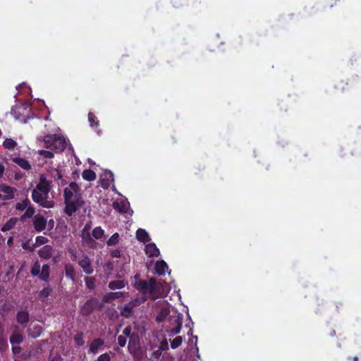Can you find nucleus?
Masks as SVG:
<instances>
[{
	"mask_svg": "<svg viewBox=\"0 0 361 361\" xmlns=\"http://www.w3.org/2000/svg\"><path fill=\"white\" fill-rule=\"evenodd\" d=\"M136 288L140 290L143 294L147 293L150 295L152 300L160 297L159 290L157 287V281L154 278H150L148 281L141 280L136 283Z\"/></svg>",
	"mask_w": 361,
	"mask_h": 361,
	"instance_id": "f257e3e1",
	"label": "nucleus"
},
{
	"mask_svg": "<svg viewBox=\"0 0 361 361\" xmlns=\"http://www.w3.org/2000/svg\"><path fill=\"white\" fill-rule=\"evenodd\" d=\"M44 147L56 152H63L66 147V139L57 135H48L44 138Z\"/></svg>",
	"mask_w": 361,
	"mask_h": 361,
	"instance_id": "f03ea898",
	"label": "nucleus"
},
{
	"mask_svg": "<svg viewBox=\"0 0 361 361\" xmlns=\"http://www.w3.org/2000/svg\"><path fill=\"white\" fill-rule=\"evenodd\" d=\"M65 203V213L71 216L78 209L82 207L84 201L80 196L75 195L74 200L64 202Z\"/></svg>",
	"mask_w": 361,
	"mask_h": 361,
	"instance_id": "7ed1b4c3",
	"label": "nucleus"
},
{
	"mask_svg": "<svg viewBox=\"0 0 361 361\" xmlns=\"http://www.w3.org/2000/svg\"><path fill=\"white\" fill-rule=\"evenodd\" d=\"M169 321L171 326H174V327L171 328L169 330V333L171 336H173L180 333L182 328L183 319L182 315H173L170 316Z\"/></svg>",
	"mask_w": 361,
	"mask_h": 361,
	"instance_id": "20e7f679",
	"label": "nucleus"
},
{
	"mask_svg": "<svg viewBox=\"0 0 361 361\" xmlns=\"http://www.w3.org/2000/svg\"><path fill=\"white\" fill-rule=\"evenodd\" d=\"M51 189V183L46 178V176L44 174L40 175L39 181L37 184L36 188L34 190H37L43 195H49V192Z\"/></svg>",
	"mask_w": 361,
	"mask_h": 361,
	"instance_id": "39448f33",
	"label": "nucleus"
},
{
	"mask_svg": "<svg viewBox=\"0 0 361 361\" xmlns=\"http://www.w3.org/2000/svg\"><path fill=\"white\" fill-rule=\"evenodd\" d=\"M33 226L35 230L39 233L46 228L47 221L44 216L38 214L33 217Z\"/></svg>",
	"mask_w": 361,
	"mask_h": 361,
	"instance_id": "423d86ee",
	"label": "nucleus"
},
{
	"mask_svg": "<svg viewBox=\"0 0 361 361\" xmlns=\"http://www.w3.org/2000/svg\"><path fill=\"white\" fill-rule=\"evenodd\" d=\"M78 265L82 268V271L87 275L93 273L94 269L90 259L87 255H83L78 261Z\"/></svg>",
	"mask_w": 361,
	"mask_h": 361,
	"instance_id": "0eeeda50",
	"label": "nucleus"
},
{
	"mask_svg": "<svg viewBox=\"0 0 361 361\" xmlns=\"http://www.w3.org/2000/svg\"><path fill=\"white\" fill-rule=\"evenodd\" d=\"M23 340L24 336L20 332L19 327L16 326L13 334L10 336V343L13 345L21 343Z\"/></svg>",
	"mask_w": 361,
	"mask_h": 361,
	"instance_id": "6e6552de",
	"label": "nucleus"
},
{
	"mask_svg": "<svg viewBox=\"0 0 361 361\" xmlns=\"http://www.w3.org/2000/svg\"><path fill=\"white\" fill-rule=\"evenodd\" d=\"M16 191L17 190L16 188L11 187L4 183L0 185V192L4 193L7 200L13 199Z\"/></svg>",
	"mask_w": 361,
	"mask_h": 361,
	"instance_id": "1a4fd4ad",
	"label": "nucleus"
},
{
	"mask_svg": "<svg viewBox=\"0 0 361 361\" xmlns=\"http://www.w3.org/2000/svg\"><path fill=\"white\" fill-rule=\"evenodd\" d=\"M95 309V302L93 300H88L80 309L82 316H89Z\"/></svg>",
	"mask_w": 361,
	"mask_h": 361,
	"instance_id": "9d476101",
	"label": "nucleus"
},
{
	"mask_svg": "<svg viewBox=\"0 0 361 361\" xmlns=\"http://www.w3.org/2000/svg\"><path fill=\"white\" fill-rule=\"evenodd\" d=\"M53 247L49 245H45L38 250V255L44 259H49L53 255Z\"/></svg>",
	"mask_w": 361,
	"mask_h": 361,
	"instance_id": "9b49d317",
	"label": "nucleus"
},
{
	"mask_svg": "<svg viewBox=\"0 0 361 361\" xmlns=\"http://www.w3.org/2000/svg\"><path fill=\"white\" fill-rule=\"evenodd\" d=\"M17 322L21 325L26 326L30 322V315L27 311L20 310L16 314Z\"/></svg>",
	"mask_w": 361,
	"mask_h": 361,
	"instance_id": "f8f14e48",
	"label": "nucleus"
},
{
	"mask_svg": "<svg viewBox=\"0 0 361 361\" xmlns=\"http://www.w3.org/2000/svg\"><path fill=\"white\" fill-rule=\"evenodd\" d=\"M114 209L117 210L121 214H126L128 212L129 207V203L121 200L120 202L115 201L112 204Z\"/></svg>",
	"mask_w": 361,
	"mask_h": 361,
	"instance_id": "ddd939ff",
	"label": "nucleus"
},
{
	"mask_svg": "<svg viewBox=\"0 0 361 361\" xmlns=\"http://www.w3.org/2000/svg\"><path fill=\"white\" fill-rule=\"evenodd\" d=\"M124 296L123 292H110L104 295L102 301L104 302H111L118 298H123Z\"/></svg>",
	"mask_w": 361,
	"mask_h": 361,
	"instance_id": "4468645a",
	"label": "nucleus"
},
{
	"mask_svg": "<svg viewBox=\"0 0 361 361\" xmlns=\"http://www.w3.org/2000/svg\"><path fill=\"white\" fill-rule=\"evenodd\" d=\"M12 161L17 165H18L21 169L25 171H29L31 169V164L30 162L22 157H13L11 159Z\"/></svg>",
	"mask_w": 361,
	"mask_h": 361,
	"instance_id": "2eb2a0df",
	"label": "nucleus"
},
{
	"mask_svg": "<svg viewBox=\"0 0 361 361\" xmlns=\"http://www.w3.org/2000/svg\"><path fill=\"white\" fill-rule=\"evenodd\" d=\"M104 344V341L100 338H94L91 342L89 349V353L96 354L97 353L99 349Z\"/></svg>",
	"mask_w": 361,
	"mask_h": 361,
	"instance_id": "dca6fc26",
	"label": "nucleus"
},
{
	"mask_svg": "<svg viewBox=\"0 0 361 361\" xmlns=\"http://www.w3.org/2000/svg\"><path fill=\"white\" fill-rule=\"evenodd\" d=\"M146 254L149 257H157L159 255V250L154 243H148L145 247Z\"/></svg>",
	"mask_w": 361,
	"mask_h": 361,
	"instance_id": "f3484780",
	"label": "nucleus"
},
{
	"mask_svg": "<svg viewBox=\"0 0 361 361\" xmlns=\"http://www.w3.org/2000/svg\"><path fill=\"white\" fill-rule=\"evenodd\" d=\"M136 238L137 240L146 243L150 240L149 236L147 232L142 228H138L136 231Z\"/></svg>",
	"mask_w": 361,
	"mask_h": 361,
	"instance_id": "a211bd4d",
	"label": "nucleus"
},
{
	"mask_svg": "<svg viewBox=\"0 0 361 361\" xmlns=\"http://www.w3.org/2000/svg\"><path fill=\"white\" fill-rule=\"evenodd\" d=\"M135 305H136L135 301H133L128 304H126L123 307V310L121 311V315H123L126 318L130 317L133 312V307Z\"/></svg>",
	"mask_w": 361,
	"mask_h": 361,
	"instance_id": "6ab92c4d",
	"label": "nucleus"
},
{
	"mask_svg": "<svg viewBox=\"0 0 361 361\" xmlns=\"http://www.w3.org/2000/svg\"><path fill=\"white\" fill-rule=\"evenodd\" d=\"M49 270L50 266L48 264H44L42 267V270L39 276V279L45 282H48L49 280Z\"/></svg>",
	"mask_w": 361,
	"mask_h": 361,
	"instance_id": "aec40b11",
	"label": "nucleus"
},
{
	"mask_svg": "<svg viewBox=\"0 0 361 361\" xmlns=\"http://www.w3.org/2000/svg\"><path fill=\"white\" fill-rule=\"evenodd\" d=\"M155 271L158 275H164L168 269L167 264L164 260L157 261L155 264Z\"/></svg>",
	"mask_w": 361,
	"mask_h": 361,
	"instance_id": "412c9836",
	"label": "nucleus"
},
{
	"mask_svg": "<svg viewBox=\"0 0 361 361\" xmlns=\"http://www.w3.org/2000/svg\"><path fill=\"white\" fill-rule=\"evenodd\" d=\"M64 269L66 277L74 281L75 279L74 267L71 264H65Z\"/></svg>",
	"mask_w": 361,
	"mask_h": 361,
	"instance_id": "4be33fe9",
	"label": "nucleus"
},
{
	"mask_svg": "<svg viewBox=\"0 0 361 361\" xmlns=\"http://www.w3.org/2000/svg\"><path fill=\"white\" fill-rule=\"evenodd\" d=\"M126 285V283L123 280L112 281L109 283L108 287L109 289L120 290L123 288Z\"/></svg>",
	"mask_w": 361,
	"mask_h": 361,
	"instance_id": "5701e85b",
	"label": "nucleus"
},
{
	"mask_svg": "<svg viewBox=\"0 0 361 361\" xmlns=\"http://www.w3.org/2000/svg\"><path fill=\"white\" fill-rule=\"evenodd\" d=\"M47 198V195H43L42 193H41V192L37 190H33L32 191V199L37 204L41 203L43 200Z\"/></svg>",
	"mask_w": 361,
	"mask_h": 361,
	"instance_id": "b1692460",
	"label": "nucleus"
},
{
	"mask_svg": "<svg viewBox=\"0 0 361 361\" xmlns=\"http://www.w3.org/2000/svg\"><path fill=\"white\" fill-rule=\"evenodd\" d=\"M82 177L87 181H93L96 179L97 176L94 171L91 169H85L82 173Z\"/></svg>",
	"mask_w": 361,
	"mask_h": 361,
	"instance_id": "393cba45",
	"label": "nucleus"
},
{
	"mask_svg": "<svg viewBox=\"0 0 361 361\" xmlns=\"http://www.w3.org/2000/svg\"><path fill=\"white\" fill-rule=\"evenodd\" d=\"M18 219L16 217L11 218L1 228L2 232L11 230L17 224Z\"/></svg>",
	"mask_w": 361,
	"mask_h": 361,
	"instance_id": "a878e982",
	"label": "nucleus"
},
{
	"mask_svg": "<svg viewBox=\"0 0 361 361\" xmlns=\"http://www.w3.org/2000/svg\"><path fill=\"white\" fill-rule=\"evenodd\" d=\"M51 292L52 288L51 287L44 288L38 293V298L41 300H44L51 295Z\"/></svg>",
	"mask_w": 361,
	"mask_h": 361,
	"instance_id": "bb28decb",
	"label": "nucleus"
},
{
	"mask_svg": "<svg viewBox=\"0 0 361 361\" xmlns=\"http://www.w3.org/2000/svg\"><path fill=\"white\" fill-rule=\"evenodd\" d=\"M3 146L5 149L12 150L17 146V142L11 138H6L3 142Z\"/></svg>",
	"mask_w": 361,
	"mask_h": 361,
	"instance_id": "cd10ccee",
	"label": "nucleus"
},
{
	"mask_svg": "<svg viewBox=\"0 0 361 361\" xmlns=\"http://www.w3.org/2000/svg\"><path fill=\"white\" fill-rule=\"evenodd\" d=\"M30 204V200L26 197L20 202H17L16 204V209L19 211H23L27 209Z\"/></svg>",
	"mask_w": 361,
	"mask_h": 361,
	"instance_id": "c85d7f7f",
	"label": "nucleus"
},
{
	"mask_svg": "<svg viewBox=\"0 0 361 361\" xmlns=\"http://www.w3.org/2000/svg\"><path fill=\"white\" fill-rule=\"evenodd\" d=\"M35 212V208L32 206H29L25 212L20 216V220L22 221H25L26 219L31 218Z\"/></svg>",
	"mask_w": 361,
	"mask_h": 361,
	"instance_id": "c756f323",
	"label": "nucleus"
},
{
	"mask_svg": "<svg viewBox=\"0 0 361 361\" xmlns=\"http://www.w3.org/2000/svg\"><path fill=\"white\" fill-rule=\"evenodd\" d=\"M88 121L92 128H97L99 126L97 117L92 112L88 113Z\"/></svg>",
	"mask_w": 361,
	"mask_h": 361,
	"instance_id": "7c9ffc66",
	"label": "nucleus"
},
{
	"mask_svg": "<svg viewBox=\"0 0 361 361\" xmlns=\"http://www.w3.org/2000/svg\"><path fill=\"white\" fill-rule=\"evenodd\" d=\"M74 341L79 347L85 345L84 334L78 332L74 336Z\"/></svg>",
	"mask_w": 361,
	"mask_h": 361,
	"instance_id": "2f4dec72",
	"label": "nucleus"
},
{
	"mask_svg": "<svg viewBox=\"0 0 361 361\" xmlns=\"http://www.w3.org/2000/svg\"><path fill=\"white\" fill-rule=\"evenodd\" d=\"M95 278L94 277H85V286L89 290H94L95 288Z\"/></svg>",
	"mask_w": 361,
	"mask_h": 361,
	"instance_id": "473e14b6",
	"label": "nucleus"
},
{
	"mask_svg": "<svg viewBox=\"0 0 361 361\" xmlns=\"http://www.w3.org/2000/svg\"><path fill=\"white\" fill-rule=\"evenodd\" d=\"M168 314H169V311L166 309H162L157 315L156 321L158 323H161V322H164L166 319Z\"/></svg>",
	"mask_w": 361,
	"mask_h": 361,
	"instance_id": "72a5a7b5",
	"label": "nucleus"
},
{
	"mask_svg": "<svg viewBox=\"0 0 361 361\" xmlns=\"http://www.w3.org/2000/svg\"><path fill=\"white\" fill-rule=\"evenodd\" d=\"M42 333V327L40 325L37 324L33 327V331H31L30 333H29V335L32 338H35L39 337Z\"/></svg>",
	"mask_w": 361,
	"mask_h": 361,
	"instance_id": "f704fd0d",
	"label": "nucleus"
},
{
	"mask_svg": "<svg viewBox=\"0 0 361 361\" xmlns=\"http://www.w3.org/2000/svg\"><path fill=\"white\" fill-rule=\"evenodd\" d=\"M73 192L69 188H66L63 190L64 202L74 200L75 195H73Z\"/></svg>",
	"mask_w": 361,
	"mask_h": 361,
	"instance_id": "c9c22d12",
	"label": "nucleus"
},
{
	"mask_svg": "<svg viewBox=\"0 0 361 361\" xmlns=\"http://www.w3.org/2000/svg\"><path fill=\"white\" fill-rule=\"evenodd\" d=\"M104 230L100 227H96L92 232V236L96 239H100L104 235Z\"/></svg>",
	"mask_w": 361,
	"mask_h": 361,
	"instance_id": "e433bc0d",
	"label": "nucleus"
},
{
	"mask_svg": "<svg viewBox=\"0 0 361 361\" xmlns=\"http://www.w3.org/2000/svg\"><path fill=\"white\" fill-rule=\"evenodd\" d=\"M40 264L38 261H36L31 268L30 273L32 276H39L40 274Z\"/></svg>",
	"mask_w": 361,
	"mask_h": 361,
	"instance_id": "4c0bfd02",
	"label": "nucleus"
},
{
	"mask_svg": "<svg viewBox=\"0 0 361 361\" xmlns=\"http://www.w3.org/2000/svg\"><path fill=\"white\" fill-rule=\"evenodd\" d=\"M183 343V337L182 336H176L174 339L171 341V348L172 349H176L178 348Z\"/></svg>",
	"mask_w": 361,
	"mask_h": 361,
	"instance_id": "58836bf2",
	"label": "nucleus"
},
{
	"mask_svg": "<svg viewBox=\"0 0 361 361\" xmlns=\"http://www.w3.org/2000/svg\"><path fill=\"white\" fill-rule=\"evenodd\" d=\"M119 239V235L118 233H114L106 241V244L109 246L114 245L118 243Z\"/></svg>",
	"mask_w": 361,
	"mask_h": 361,
	"instance_id": "ea45409f",
	"label": "nucleus"
},
{
	"mask_svg": "<svg viewBox=\"0 0 361 361\" xmlns=\"http://www.w3.org/2000/svg\"><path fill=\"white\" fill-rule=\"evenodd\" d=\"M81 237L82 240L87 244H92L94 243V241L91 238V235L89 231H82Z\"/></svg>",
	"mask_w": 361,
	"mask_h": 361,
	"instance_id": "a19ab883",
	"label": "nucleus"
},
{
	"mask_svg": "<svg viewBox=\"0 0 361 361\" xmlns=\"http://www.w3.org/2000/svg\"><path fill=\"white\" fill-rule=\"evenodd\" d=\"M48 242L49 239L42 235H38L35 238V243L38 245H44Z\"/></svg>",
	"mask_w": 361,
	"mask_h": 361,
	"instance_id": "79ce46f5",
	"label": "nucleus"
},
{
	"mask_svg": "<svg viewBox=\"0 0 361 361\" xmlns=\"http://www.w3.org/2000/svg\"><path fill=\"white\" fill-rule=\"evenodd\" d=\"M39 154L45 159H51L54 157V154L51 151L39 150Z\"/></svg>",
	"mask_w": 361,
	"mask_h": 361,
	"instance_id": "37998d69",
	"label": "nucleus"
},
{
	"mask_svg": "<svg viewBox=\"0 0 361 361\" xmlns=\"http://www.w3.org/2000/svg\"><path fill=\"white\" fill-rule=\"evenodd\" d=\"M39 204L45 208H51L54 207V202L52 200H47V199H45Z\"/></svg>",
	"mask_w": 361,
	"mask_h": 361,
	"instance_id": "c03bdc74",
	"label": "nucleus"
},
{
	"mask_svg": "<svg viewBox=\"0 0 361 361\" xmlns=\"http://www.w3.org/2000/svg\"><path fill=\"white\" fill-rule=\"evenodd\" d=\"M20 110L26 111L27 109H26L25 108L18 107V108H17L16 110H14V115H15V116L16 117V118H17V119L20 120V121H23V122H25H25L27 121V118H24V117L21 118L18 115V113H19V114L20 113Z\"/></svg>",
	"mask_w": 361,
	"mask_h": 361,
	"instance_id": "a18cd8bd",
	"label": "nucleus"
},
{
	"mask_svg": "<svg viewBox=\"0 0 361 361\" xmlns=\"http://www.w3.org/2000/svg\"><path fill=\"white\" fill-rule=\"evenodd\" d=\"M96 360L97 361H110L111 357L109 353H105L104 354L100 355Z\"/></svg>",
	"mask_w": 361,
	"mask_h": 361,
	"instance_id": "49530a36",
	"label": "nucleus"
},
{
	"mask_svg": "<svg viewBox=\"0 0 361 361\" xmlns=\"http://www.w3.org/2000/svg\"><path fill=\"white\" fill-rule=\"evenodd\" d=\"M8 348V343L6 338L0 339V351H4Z\"/></svg>",
	"mask_w": 361,
	"mask_h": 361,
	"instance_id": "de8ad7c7",
	"label": "nucleus"
},
{
	"mask_svg": "<svg viewBox=\"0 0 361 361\" xmlns=\"http://www.w3.org/2000/svg\"><path fill=\"white\" fill-rule=\"evenodd\" d=\"M159 350L164 351L169 350V344L166 339L163 340L159 344Z\"/></svg>",
	"mask_w": 361,
	"mask_h": 361,
	"instance_id": "09e8293b",
	"label": "nucleus"
},
{
	"mask_svg": "<svg viewBox=\"0 0 361 361\" xmlns=\"http://www.w3.org/2000/svg\"><path fill=\"white\" fill-rule=\"evenodd\" d=\"M118 344L120 347H124L126 344V337L124 336H119L118 337Z\"/></svg>",
	"mask_w": 361,
	"mask_h": 361,
	"instance_id": "8fccbe9b",
	"label": "nucleus"
},
{
	"mask_svg": "<svg viewBox=\"0 0 361 361\" xmlns=\"http://www.w3.org/2000/svg\"><path fill=\"white\" fill-rule=\"evenodd\" d=\"M69 188L73 191L75 193H77L79 190V187L75 182H71L69 184Z\"/></svg>",
	"mask_w": 361,
	"mask_h": 361,
	"instance_id": "3c124183",
	"label": "nucleus"
},
{
	"mask_svg": "<svg viewBox=\"0 0 361 361\" xmlns=\"http://www.w3.org/2000/svg\"><path fill=\"white\" fill-rule=\"evenodd\" d=\"M111 256L118 258L121 257V252L118 249H114L111 251Z\"/></svg>",
	"mask_w": 361,
	"mask_h": 361,
	"instance_id": "603ef678",
	"label": "nucleus"
},
{
	"mask_svg": "<svg viewBox=\"0 0 361 361\" xmlns=\"http://www.w3.org/2000/svg\"><path fill=\"white\" fill-rule=\"evenodd\" d=\"M132 331V328L130 326L128 325L123 331V334L124 336H130Z\"/></svg>",
	"mask_w": 361,
	"mask_h": 361,
	"instance_id": "864d4df0",
	"label": "nucleus"
},
{
	"mask_svg": "<svg viewBox=\"0 0 361 361\" xmlns=\"http://www.w3.org/2000/svg\"><path fill=\"white\" fill-rule=\"evenodd\" d=\"M21 350H22V348L20 346H16L15 345H13L12 346V353L14 355L19 354L21 352Z\"/></svg>",
	"mask_w": 361,
	"mask_h": 361,
	"instance_id": "5fc2aeb1",
	"label": "nucleus"
},
{
	"mask_svg": "<svg viewBox=\"0 0 361 361\" xmlns=\"http://www.w3.org/2000/svg\"><path fill=\"white\" fill-rule=\"evenodd\" d=\"M4 326L2 324L0 323V339L4 338Z\"/></svg>",
	"mask_w": 361,
	"mask_h": 361,
	"instance_id": "6e6d98bb",
	"label": "nucleus"
},
{
	"mask_svg": "<svg viewBox=\"0 0 361 361\" xmlns=\"http://www.w3.org/2000/svg\"><path fill=\"white\" fill-rule=\"evenodd\" d=\"M4 171H5L4 166L0 164V178L2 177V176L4 173Z\"/></svg>",
	"mask_w": 361,
	"mask_h": 361,
	"instance_id": "4d7b16f0",
	"label": "nucleus"
},
{
	"mask_svg": "<svg viewBox=\"0 0 361 361\" xmlns=\"http://www.w3.org/2000/svg\"><path fill=\"white\" fill-rule=\"evenodd\" d=\"M329 335L330 336H336V331H335V330H334V329H331L329 330Z\"/></svg>",
	"mask_w": 361,
	"mask_h": 361,
	"instance_id": "13d9d810",
	"label": "nucleus"
},
{
	"mask_svg": "<svg viewBox=\"0 0 361 361\" xmlns=\"http://www.w3.org/2000/svg\"><path fill=\"white\" fill-rule=\"evenodd\" d=\"M90 226L89 224H86L82 229V231H89L90 232Z\"/></svg>",
	"mask_w": 361,
	"mask_h": 361,
	"instance_id": "bf43d9fd",
	"label": "nucleus"
},
{
	"mask_svg": "<svg viewBox=\"0 0 361 361\" xmlns=\"http://www.w3.org/2000/svg\"><path fill=\"white\" fill-rule=\"evenodd\" d=\"M13 237H9V238H8V240H7V244H8V245H12V244H13Z\"/></svg>",
	"mask_w": 361,
	"mask_h": 361,
	"instance_id": "052dcab7",
	"label": "nucleus"
},
{
	"mask_svg": "<svg viewBox=\"0 0 361 361\" xmlns=\"http://www.w3.org/2000/svg\"><path fill=\"white\" fill-rule=\"evenodd\" d=\"M348 360H352V361H358V357L357 356H355L353 357H349L348 358Z\"/></svg>",
	"mask_w": 361,
	"mask_h": 361,
	"instance_id": "680f3d73",
	"label": "nucleus"
},
{
	"mask_svg": "<svg viewBox=\"0 0 361 361\" xmlns=\"http://www.w3.org/2000/svg\"><path fill=\"white\" fill-rule=\"evenodd\" d=\"M56 174H57V178H62V174L61 173L60 171H56Z\"/></svg>",
	"mask_w": 361,
	"mask_h": 361,
	"instance_id": "e2e57ef3",
	"label": "nucleus"
},
{
	"mask_svg": "<svg viewBox=\"0 0 361 361\" xmlns=\"http://www.w3.org/2000/svg\"><path fill=\"white\" fill-rule=\"evenodd\" d=\"M0 200H7L4 196V195H2L0 193Z\"/></svg>",
	"mask_w": 361,
	"mask_h": 361,
	"instance_id": "0e129e2a",
	"label": "nucleus"
},
{
	"mask_svg": "<svg viewBox=\"0 0 361 361\" xmlns=\"http://www.w3.org/2000/svg\"><path fill=\"white\" fill-rule=\"evenodd\" d=\"M15 178H16V180H19L20 178V176H19V175H18V174H16Z\"/></svg>",
	"mask_w": 361,
	"mask_h": 361,
	"instance_id": "69168bd1",
	"label": "nucleus"
},
{
	"mask_svg": "<svg viewBox=\"0 0 361 361\" xmlns=\"http://www.w3.org/2000/svg\"><path fill=\"white\" fill-rule=\"evenodd\" d=\"M49 224H51L52 226L54 225V220L51 219L49 221Z\"/></svg>",
	"mask_w": 361,
	"mask_h": 361,
	"instance_id": "338daca9",
	"label": "nucleus"
},
{
	"mask_svg": "<svg viewBox=\"0 0 361 361\" xmlns=\"http://www.w3.org/2000/svg\"><path fill=\"white\" fill-rule=\"evenodd\" d=\"M23 247L24 249H27V244H24V245H23Z\"/></svg>",
	"mask_w": 361,
	"mask_h": 361,
	"instance_id": "774afa93",
	"label": "nucleus"
}]
</instances>
